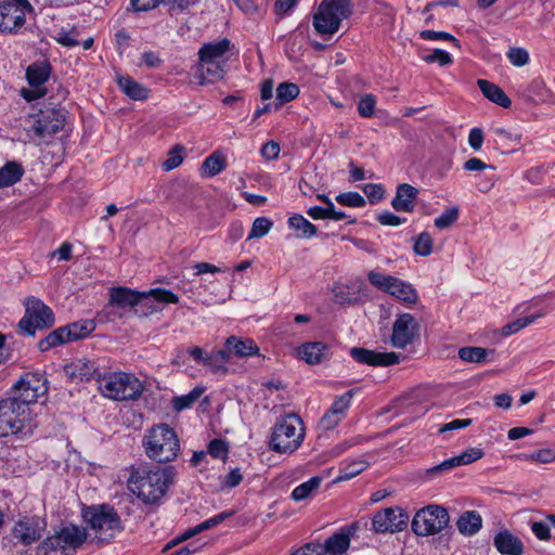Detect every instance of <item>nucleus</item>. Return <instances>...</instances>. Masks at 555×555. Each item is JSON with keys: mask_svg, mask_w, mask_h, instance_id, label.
Here are the masks:
<instances>
[{"mask_svg": "<svg viewBox=\"0 0 555 555\" xmlns=\"http://www.w3.org/2000/svg\"><path fill=\"white\" fill-rule=\"evenodd\" d=\"M47 528L44 518L39 516H24L12 528L13 538L24 546L37 542Z\"/></svg>", "mask_w": 555, "mask_h": 555, "instance_id": "dca6fc26", "label": "nucleus"}, {"mask_svg": "<svg viewBox=\"0 0 555 555\" xmlns=\"http://www.w3.org/2000/svg\"><path fill=\"white\" fill-rule=\"evenodd\" d=\"M175 477L172 467L160 468L151 464H140L132 468L128 478V487L145 503H155L168 490Z\"/></svg>", "mask_w": 555, "mask_h": 555, "instance_id": "f257e3e1", "label": "nucleus"}, {"mask_svg": "<svg viewBox=\"0 0 555 555\" xmlns=\"http://www.w3.org/2000/svg\"><path fill=\"white\" fill-rule=\"evenodd\" d=\"M50 76V67L47 64L34 63L28 66L26 77L31 87L43 85Z\"/></svg>", "mask_w": 555, "mask_h": 555, "instance_id": "4c0bfd02", "label": "nucleus"}, {"mask_svg": "<svg viewBox=\"0 0 555 555\" xmlns=\"http://www.w3.org/2000/svg\"><path fill=\"white\" fill-rule=\"evenodd\" d=\"M336 202L348 207H363L365 205L364 197L358 192L340 193L336 196Z\"/></svg>", "mask_w": 555, "mask_h": 555, "instance_id": "8fccbe9b", "label": "nucleus"}, {"mask_svg": "<svg viewBox=\"0 0 555 555\" xmlns=\"http://www.w3.org/2000/svg\"><path fill=\"white\" fill-rule=\"evenodd\" d=\"M366 467H367V463L363 460H353L350 462H346L339 468V475L337 476L336 481L349 480V479L358 476Z\"/></svg>", "mask_w": 555, "mask_h": 555, "instance_id": "ea45409f", "label": "nucleus"}, {"mask_svg": "<svg viewBox=\"0 0 555 555\" xmlns=\"http://www.w3.org/2000/svg\"><path fill=\"white\" fill-rule=\"evenodd\" d=\"M493 350L482 347H462L459 349V357L461 360L469 363H485L488 361L489 353L493 354Z\"/></svg>", "mask_w": 555, "mask_h": 555, "instance_id": "e433bc0d", "label": "nucleus"}, {"mask_svg": "<svg viewBox=\"0 0 555 555\" xmlns=\"http://www.w3.org/2000/svg\"><path fill=\"white\" fill-rule=\"evenodd\" d=\"M483 143V132L480 128L470 129L468 134V144L474 151H479Z\"/></svg>", "mask_w": 555, "mask_h": 555, "instance_id": "338daca9", "label": "nucleus"}, {"mask_svg": "<svg viewBox=\"0 0 555 555\" xmlns=\"http://www.w3.org/2000/svg\"><path fill=\"white\" fill-rule=\"evenodd\" d=\"M179 297L166 288H152L149 292H140V299L135 307L139 317H147L162 310L160 304H178Z\"/></svg>", "mask_w": 555, "mask_h": 555, "instance_id": "2eb2a0df", "label": "nucleus"}, {"mask_svg": "<svg viewBox=\"0 0 555 555\" xmlns=\"http://www.w3.org/2000/svg\"><path fill=\"white\" fill-rule=\"evenodd\" d=\"M350 356L359 363L371 366H389L399 363V356L393 352H378L362 347L350 349Z\"/></svg>", "mask_w": 555, "mask_h": 555, "instance_id": "6ab92c4d", "label": "nucleus"}, {"mask_svg": "<svg viewBox=\"0 0 555 555\" xmlns=\"http://www.w3.org/2000/svg\"><path fill=\"white\" fill-rule=\"evenodd\" d=\"M203 393V387H195L186 395L175 396L171 399V406L176 412L180 413L186 409L192 408Z\"/></svg>", "mask_w": 555, "mask_h": 555, "instance_id": "f704fd0d", "label": "nucleus"}, {"mask_svg": "<svg viewBox=\"0 0 555 555\" xmlns=\"http://www.w3.org/2000/svg\"><path fill=\"white\" fill-rule=\"evenodd\" d=\"M36 427L33 412L26 411L24 404L17 399L4 398L0 400V436L21 435L28 436Z\"/></svg>", "mask_w": 555, "mask_h": 555, "instance_id": "423d86ee", "label": "nucleus"}, {"mask_svg": "<svg viewBox=\"0 0 555 555\" xmlns=\"http://www.w3.org/2000/svg\"><path fill=\"white\" fill-rule=\"evenodd\" d=\"M96 325L93 320H79L63 326L67 340L75 341L88 337Z\"/></svg>", "mask_w": 555, "mask_h": 555, "instance_id": "bb28decb", "label": "nucleus"}, {"mask_svg": "<svg viewBox=\"0 0 555 555\" xmlns=\"http://www.w3.org/2000/svg\"><path fill=\"white\" fill-rule=\"evenodd\" d=\"M362 190L371 204L382 201L385 196V189L382 184L367 183Z\"/></svg>", "mask_w": 555, "mask_h": 555, "instance_id": "4d7b16f0", "label": "nucleus"}, {"mask_svg": "<svg viewBox=\"0 0 555 555\" xmlns=\"http://www.w3.org/2000/svg\"><path fill=\"white\" fill-rule=\"evenodd\" d=\"M485 455V452L480 448H469L462 452L461 454L456 455L457 463L460 466L462 465H468L470 463L476 462L477 460H480Z\"/></svg>", "mask_w": 555, "mask_h": 555, "instance_id": "6e6d98bb", "label": "nucleus"}, {"mask_svg": "<svg viewBox=\"0 0 555 555\" xmlns=\"http://www.w3.org/2000/svg\"><path fill=\"white\" fill-rule=\"evenodd\" d=\"M227 347L238 357L253 356L259 351V348L253 339H238L234 336L227 339Z\"/></svg>", "mask_w": 555, "mask_h": 555, "instance_id": "2f4dec72", "label": "nucleus"}, {"mask_svg": "<svg viewBox=\"0 0 555 555\" xmlns=\"http://www.w3.org/2000/svg\"><path fill=\"white\" fill-rule=\"evenodd\" d=\"M299 94V87L294 82H282L276 88L275 108L296 99Z\"/></svg>", "mask_w": 555, "mask_h": 555, "instance_id": "58836bf2", "label": "nucleus"}, {"mask_svg": "<svg viewBox=\"0 0 555 555\" xmlns=\"http://www.w3.org/2000/svg\"><path fill=\"white\" fill-rule=\"evenodd\" d=\"M83 518L93 534V540L104 544L124 530L122 521L108 504L93 505L85 509Z\"/></svg>", "mask_w": 555, "mask_h": 555, "instance_id": "20e7f679", "label": "nucleus"}, {"mask_svg": "<svg viewBox=\"0 0 555 555\" xmlns=\"http://www.w3.org/2000/svg\"><path fill=\"white\" fill-rule=\"evenodd\" d=\"M424 60L427 63H438L439 65H448L452 62L450 54L443 50H435L431 54L426 55Z\"/></svg>", "mask_w": 555, "mask_h": 555, "instance_id": "0e129e2a", "label": "nucleus"}, {"mask_svg": "<svg viewBox=\"0 0 555 555\" xmlns=\"http://www.w3.org/2000/svg\"><path fill=\"white\" fill-rule=\"evenodd\" d=\"M356 532V526H348L341 528L339 532L331 535L324 544H322V548L325 551L324 555H343L347 552L350 546V537Z\"/></svg>", "mask_w": 555, "mask_h": 555, "instance_id": "aec40b11", "label": "nucleus"}, {"mask_svg": "<svg viewBox=\"0 0 555 555\" xmlns=\"http://www.w3.org/2000/svg\"><path fill=\"white\" fill-rule=\"evenodd\" d=\"M65 120L64 108L47 106L26 116L25 131L33 143L37 145L49 143L64 128Z\"/></svg>", "mask_w": 555, "mask_h": 555, "instance_id": "f03ea898", "label": "nucleus"}, {"mask_svg": "<svg viewBox=\"0 0 555 555\" xmlns=\"http://www.w3.org/2000/svg\"><path fill=\"white\" fill-rule=\"evenodd\" d=\"M530 459L532 461L547 464L555 461V452L551 449H542L531 453Z\"/></svg>", "mask_w": 555, "mask_h": 555, "instance_id": "774afa93", "label": "nucleus"}, {"mask_svg": "<svg viewBox=\"0 0 555 555\" xmlns=\"http://www.w3.org/2000/svg\"><path fill=\"white\" fill-rule=\"evenodd\" d=\"M305 427L296 414L280 417L272 428L270 449L276 453H293L302 443Z\"/></svg>", "mask_w": 555, "mask_h": 555, "instance_id": "0eeeda50", "label": "nucleus"}, {"mask_svg": "<svg viewBox=\"0 0 555 555\" xmlns=\"http://www.w3.org/2000/svg\"><path fill=\"white\" fill-rule=\"evenodd\" d=\"M87 537L85 528L75 525L63 526L39 544L38 555H74Z\"/></svg>", "mask_w": 555, "mask_h": 555, "instance_id": "1a4fd4ad", "label": "nucleus"}, {"mask_svg": "<svg viewBox=\"0 0 555 555\" xmlns=\"http://www.w3.org/2000/svg\"><path fill=\"white\" fill-rule=\"evenodd\" d=\"M506 56H507L508 61L514 66H517V67L527 65L530 60L528 51L524 48H511L507 51Z\"/></svg>", "mask_w": 555, "mask_h": 555, "instance_id": "3c124183", "label": "nucleus"}, {"mask_svg": "<svg viewBox=\"0 0 555 555\" xmlns=\"http://www.w3.org/2000/svg\"><path fill=\"white\" fill-rule=\"evenodd\" d=\"M418 335V321L410 313H401L393 322L390 343L395 348L403 349L411 345Z\"/></svg>", "mask_w": 555, "mask_h": 555, "instance_id": "4468645a", "label": "nucleus"}, {"mask_svg": "<svg viewBox=\"0 0 555 555\" xmlns=\"http://www.w3.org/2000/svg\"><path fill=\"white\" fill-rule=\"evenodd\" d=\"M163 64V60L159 54L154 51H145L141 54L139 66H145L147 68H158Z\"/></svg>", "mask_w": 555, "mask_h": 555, "instance_id": "13d9d810", "label": "nucleus"}, {"mask_svg": "<svg viewBox=\"0 0 555 555\" xmlns=\"http://www.w3.org/2000/svg\"><path fill=\"white\" fill-rule=\"evenodd\" d=\"M341 420L343 418L336 415L333 411L327 410L320 420V427L323 430H332L341 422Z\"/></svg>", "mask_w": 555, "mask_h": 555, "instance_id": "e2e57ef3", "label": "nucleus"}, {"mask_svg": "<svg viewBox=\"0 0 555 555\" xmlns=\"http://www.w3.org/2000/svg\"><path fill=\"white\" fill-rule=\"evenodd\" d=\"M65 343H69V340H67L65 331L63 326H61L51 332L46 338L41 339L38 343V348L40 349V351L44 352L53 347L60 346Z\"/></svg>", "mask_w": 555, "mask_h": 555, "instance_id": "79ce46f5", "label": "nucleus"}, {"mask_svg": "<svg viewBox=\"0 0 555 555\" xmlns=\"http://www.w3.org/2000/svg\"><path fill=\"white\" fill-rule=\"evenodd\" d=\"M418 194L420 191L415 186L409 183H401L397 186L391 206L396 211L412 212Z\"/></svg>", "mask_w": 555, "mask_h": 555, "instance_id": "412c9836", "label": "nucleus"}, {"mask_svg": "<svg viewBox=\"0 0 555 555\" xmlns=\"http://www.w3.org/2000/svg\"><path fill=\"white\" fill-rule=\"evenodd\" d=\"M376 100L372 94H365L358 103V112L361 117L370 118L375 111Z\"/></svg>", "mask_w": 555, "mask_h": 555, "instance_id": "864d4df0", "label": "nucleus"}, {"mask_svg": "<svg viewBox=\"0 0 555 555\" xmlns=\"http://www.w3.org/2000/svg\"><path fill=\"white\" fill-rule=\"evenodd\" d=\"M420 36L422 39H425V40H440V39L448 40V41L453 42L456 47H460L459 40L451 34L446 33V31L423 30L420 34Z\"/></svg>", "mask_w": 555, "mask_h": 555, "instance_id": "bf43d9fd", "label": "nucleus"}, {"mask_svg": "<svg viewBox=\"0 0 555 555\" xmlns=\"http://www.w3.org/2000/svg\"><path fill=\"white\" fill-rule=\"evenodd\" d=\"M477 86L479 87L482 94L491 102L504 108H508L512 105V101L509 100V98L498 85L490 82L489 80L486 79H478Z\"/></svg>", "mask_w": 555, "mask_h": 555, "instance_id": "393cba45", "label": "nucleus"}, {"mask_svg": "<svg viewBox=\"0 0 555 555\" xmlns=\"http://www.w3.org/2000/svg\"><path fill=\"white\" fill-rule=\"evenodd\" d=\"M142 447L146 456L157 463L172 462L180 452L178 435L168 424L150 428L143 437Z\"/></svg>", "mask_w": 555, "mask_h": 555, "instance_id": "7ed1b4c3", "label": "nucleus"}, {"mask_svg": "<svg viewBox=\"0 0 555 555\" xmlns=\"http://www.w3.org/2000/svg\"><path fill=\"white\" fill-rule=\"evenodd\" d=\"M31 7L13 3L9 0L0 1V33H16L25 24L26 11Z\"/></svg>", "mask_w": 555, "mask_h": 555, "instance_id": "a211bd4d", "label": "nucleus"}, {"mask_svg": "<svg viewBox=\"0 0 555 555\" xmlns=\"http://www.w3.org/2000/svg\"><path fill=\"white\" fill-rule=\"evenodd\" d=\"M449 520V513L444 507L430 504L416 512L411 528L416 535L428 537L442 531Z\"/></svg>", "mask_w": 555, "mask_h": 555, "instance_id": "9d476101", "label": "nucleus"}, {"mask_svg": "<svg viewBox=\"0 0 555 555\" xmlns=\"http://www.w3.org/2000/svg\"><path fill=\"white\" fill-rule=\"evenodd\" d=\"M491 131L496 137L495 143L503 147L520 144L521 134L518 132L507 130L503 127H493Z\"/></svg>", "mask_w": 555, "mask_h": 555, "instance_id": "a19ab883", "label": "nucleus"}, {"mask_svg": "<svg viewBox=\"0 0 555 555\" xmlns=\"http://www.w3.org/2000/svg\"><path fill=\"white\" fill-rule=\"evenodd\" d=\"M376 219L380 224L389 227H398L405 221V219H402L401 217L390 211H384L379 214Z\"/></svg>", "mask_w": 555, "mask_h": 555, "instance_id": "69168bd1", "label": "nucleus"}, {"mask_svg": "<svg viewBox=\"0 0 555 555\" xmlns=\"http://www.w3.org/2000/svg\"><path fill=\"white\" fill-rule=\"evenodd\" d=\"M117 82L119 88L132 100L140 101L149 96V90L130 76H119Z\"/></svg>", "mask_w": 555, "mask_h": 555, "instance_id": "c756f323", "label": "nucleus"}, {"mask_svg": "<svg viewBox=\"0 0 555 555\" xmlns=\"http://www.w3.org/2000/svg\"><path fill=\"white\" fill-rule=\"evenodd\" d=\"M409 515L400 507H387L377 512L372 519L376 533L401 532L408 527Z\"/></svg>", "mask_w": 555, "mask_h": 555, "instance_id": "ddd939ff", "label": "nucleus"}, {"mask_svg": "<svg viewBox=\"0 0 555 555\" xmlns=\"http://www.w3.org/2000/svg\"><path fill=\"white\" fill-rule=\"evenodd\" d=\"M322 478L314 476L309 480L297 486L291 494V499L295 502H300L312 496V494L320 488Z\"/></svg>", "mask_w": 555, "mask_h": 555, "instance_id": "473e14b6", "label": "nucleus"}, {"mask_svg": "<svg viewBox=\"0 0 555 555\" xmlns=\"http://www.w3.org/2000/svg\"><path fill=\"white\" fill-rule=\"evenodd\" d=\"M367 279L373 286L390 294L403 302L415 304L418 299L417 293L413 286L398 278L378 271H370Z\"/></svg>", "mask_w": 555, "mask_h": 555, "instance_id": "f8f14e48", "label": "nucleus"}, {"mask_svg": "<svg viewBox=\"0 0 555 555\" xmlns=\"http://www.w3.org/2000/svg\"><path fill=\"white\" fill-rule=\"evenodd\" d=\"M351 13L350 0H322L313 14L312 25L320 36L331 38Z\"/></svg>", "mask_w": 555, "mask_h": 555, "instance_id": "6e6552de", "label": "nucleus"}, {"mask_svg": "<svg viewBox=\"0 0 555 555\" xmlns=\"http://www.w3.org/2000/svg\"><path fill=\"white\" fill-rule=\"evenodd\" d=\"M324 552L320 542L312 541L304 544L292 555H324Z\"/></svg>", "mask_w": 555, "mask_h": 555, "instance_id": "680f3d73", "label": "nucleus"}, {"mask_svg": "<svg viewBox=\"0 0 555 555\" xmlns=\"http://www.w3.org/2000/svg\"><path fill=\"white\" fill-rule=\"evenodd\" d=\"M54 324V313L50 307L40 299L30 297L26 301L25 315L18 323L20 330L34 336L36 330L49 328Z\"/></svg>", "mask_w": 555, "mask_h": 555, "instance_id": "9b49d317", "label": "nucleus"}, {"mask_svg": "<svg viewBox=\"0 0 555 555\" xmlns=\"http://www.w3.org/2000/svg\"><path fill=\"white\" fill-rule=\"evenodd\" d=\"M493 545L502 555H522L524 543L508 530L498 532L493 539Z\"/></svg>", "mask_w": 555, "mask_h": 555, "instance_id": "4be33fe9", "label": "nucleus"}, {"mask_svg": "<svg viewBox=\"0 0 555 555\" xmlns=\"http://www.w3.org/2000/svg\"><path fill=\"white\" fill-rule=\"evenodd\" d=\"M482 526L481 516L475 511L464 512L456 521L459 531L464 535L476 534Z\"/></svg>", "mask_w": 555, "mask_h": 555, "instance_id": "c85d7f7f", "label": "nucleus"}, {"mask_svg": "<svg viewBox=\"0 0 555 555\" xmlns=\"http://www.w3.org/2000/svg\"><path fill=\"white\" fill-rule=\"evenodd\" d=\"M356 391V389H350L343 393L341 396L336 397L328 410L333 411L336 415L344 418L346 416L347 410L351 404Z\"/></svg>", "mask_w": 555, "mask_h": 555, "instance_id": "37998d69", "label": "nucleus"}, {"mask_svg": "<svg viewBox=\"0 0 555 555\" xmlns=\"http://www.w3.org/2000/svg\"><path fill=\"white\" fill-rule=\"evenodd\" d=\"M96 383L104 397L116 401L135 400L143 390V385L138 377L120 371L99 374Z\"/></svg>", "mask_w": 555, "mask_h": 555, "instance_id": "39448f33", "label": "nucleus"}, {"mask_svg": "<svg viewBox=\"0 0 555 555\" xmlns=\"http://www.w3.org/2000/svg\"><path fill=\"white\" fill-rule=\"evenodd\" d=\"M298 356L309 364H318L327 358L328 347L321 341L306 343L298 348Z\"/></svg>", "mask_w": 555, "mask_h": 555, "instance_id": "b1692460", "label": "nucleus"}, {"mask_svg": "<svg viewBox=\"0 0 555 555\" xmlns=\"http://www.w3.org/2000/svg\"><path fill=\"white\" fill-rule=\"evenodd\" d=\"M22 166L15 162L7 163L0 168V188H7L16 183L23 176Z\"/></svg>", "mask_w": 555, "mask_h": 555, "instance_id": "72a5a7b5", "label": "nucleus"}, {"mask_svg": "<svg viewBox=\"0 0 555 555\" xmlns=\"http://www.w3.org/2000/svg\"><path fill=\"white\" fill-rule=\"evenodd\" d=\"M47 387L44 382L36 374L26 375L15 385V396L20 404L26 406V411H31L30 405L36 403L38 398L44 395Z\"/></svg>", "mask_w": 555, "mask_h": 555, "instance_id": "f3484780", "label": "nucleus"}, {"mask_svg": "<svg viewBox=\"0 0 555 555\" xmlns=\"http://www.w3.org/2000/svg\"><path fill=\"white\" fill-rule=\"evenodd\" d=\"M224 65V61L199 60V83H214L218 80H221L225 74Z\"/></svg>", "mask_w": 555, "mask_h": 555, "instance_id": "5701e85b", "label": "nucleus"}, {"mask_svg": "<svg viewBox=\"0 0 555 555\" xmlns=\"http://www.w3.org/2000/svg\"><path fill=\"white\" fill-rule=\"evenodd\" d=\"M272 224L273 223L268 218H256L253 222L247 240L264 236L271 230Z\"/></svg>", "mask_w": 555, "mask_h": 555, "instance_id": "09e8293b", "label": "nucleus"}, {"mask_svg": "<svg viewBox=\"0 0 555 555\" xmlns=\"http://www.w3.org/2000/svg\"><path fill=\"white\" fill-rule=\"evenodd\" d=\"M231 41L227 38L205 43L198 51L199 60L222 61V56L230 50Z\"/></svg>", "mask_w": 555, "mask_h": 555, "instance_id": "cd10ccee", "label": "nucleus"}, {"mask_svg": "<svg viewBox=\"0 0 555 555\" xmlns=\"http://www.w3.org/2000/svg\"><path fill=\"white\" fill-rule=\"evenodd\" d=\"M225 168V158L220 153H212L209 155L202 165V176L204 177H215Z\"/></svg>", "mask_w": 555, "mask_h": 555, "instance_id": "c9c22d12", "label": "nucleus"}, {"mask_svg": "<svg viewBox=\"0 0 555 555\" xmlns=\"http://www.w3.org/2000/svg\"><path fill=\"white\" fill-rule=\"evenodd\" d=\"M533 534L541 541H551L552 534L547 524L542 521H533L530 525Z\"/></svg>", "mask_w": 555, "mask_h": 555, "instance_id": "052dcab7", "label": "nucleus"}, {"mask_svg": "<svg viewBox=\"0 0 555 555\" xmlns=\"http://www.w3.org/2000/svg\"><path fill=\"white\" fill-rule=\"evenodd\" d=\"M94 371L93 364L81 360L66 366V372L70 376H78L80 379H89Z\"/></svg>", "mask_w": 555, "mask_h": 555, "instance_id": "a18cd8bd", "label": "nucleus"}, {"mask_svg": "<svg viewBox=\"0 0 555 555\" xmlns=\"http://www.w3.org/2000/svg\"><path fill=\"white\" fill-rule=\"evenodd\" d=\"M78 37L79 30L76 27L69 30L63 28L57 33L55 40L63 47L74 48L80 44Z\"/></svg>", "mask_w": 555, "mask_h": 555, "instance_id": "49530a36", "label": "nucleus"}, {"mask_svg": "<svg viewBox=\"0 0 555 555\" xmlns=\"http://www.w3.org/2000/svg\"><path fill=\"white\" fill-rule=\"evenodd\" d=\"M288 228L296 231V236L300 238H311L317 234V227L312 224L302 215L295 214L287 220Z\"/></svg>", "mask_w": 555, "mask_h": 555, "instance_id": "7c9ffc66", "label": "nucleus"}, {"mask_svg": "<svg viewBox=\"0 0 555 555\" xmlns=\"http://www.w3.org/2000/svg\"><path fill=\"white\" fill-rule=\"evenodd\" d=\"M459 214L460 211L456 206L447 208L435 219L434 223L440 230L448 229L459 219Z\"/></svg>", "mask_w": 555, "mask_h": 555, "instance_id": "de8ad7c7", "label": "nucleus"}, {"mask_svg": "<svg viewBox=\"0 0 555 555\" xmlns=\"http://www.w3.org/2000/svg\"><path fill=\"white\" fill-rule=\"evenodd\" d=\"M433 243L430 234L422 232L414 238L413 250L418 256H429L433 253Z\"/></svg>", "mask_w": 555, "mask_h": 555, "instance_id": "c03bdc74", "label": "nucleus"}, {"mask_svg": "<svg viewBox=\"0 0 555 555\" xmlns=\"http://www.w3.org/2000/svg\"><path fill=\"white\" fill-rule=\"evenodd\" d=\"M207 453L215 459L225 460L229 453V446L222 439H214L208 444Z\"/></svg>", "mask_w": 555, "mask_h": 555, "instance_id": "603ef678", "label": "nucleus"}, {"mask_svg": "<svg viewBox=\"0 0 555 555\" xmlns=\"http://www.w3.org/2000/svg\"><path fill=\"white\" fill-rule=\"evenodd\" d=\"M182 152V146H176L172 149L168 154V158L163 163V169L165 171H170L179 167L183 160Z\"/></svg>", "mask_w": 555, "mask_h": 555, "instance_id": "5fc2aeb1", "label": "nucleus"}, {"mask_svg": "<svg viewBox=\"0 0 555 555\" xmlns=\"http://www.w3.org/2000/svg\"><path fill=\"white\" fill-rule=\"evenodd\" d=\"M140 299V292L127 287H113L111 289V304L120 308L132 307L135 309Z\"/></svg>", "mask_w": 555, "mask_h": 555, "instance_id": "a878e982", "label": "nucleus"}]
</instances>
